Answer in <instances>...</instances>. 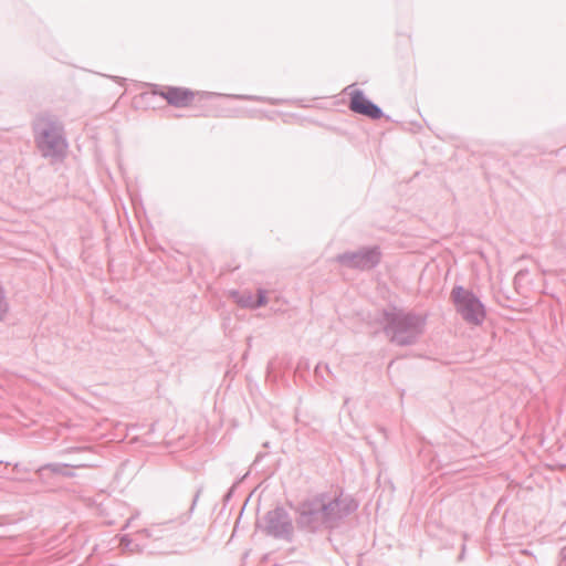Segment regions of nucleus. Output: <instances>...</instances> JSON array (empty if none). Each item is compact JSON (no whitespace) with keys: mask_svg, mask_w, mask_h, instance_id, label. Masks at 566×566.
Returning <instances> with one entry per match:
<instances>
[{"mask_svg":"<svg viewBox=\"0 0 566 566\" xmlns=\"http://www.w3.org/2000/svg\"><path fill=\"white\" fill-rule=\"evenodd\" d=\"M451 297L457 311L464 319L474 324H480L483 321L485 315L483 305L471 292L459 286L453 289Z\"/></svg>","mask_w":566,"mask_h":566,"instance_id":"nucleus-1","label":"nucleus"},{"mask_svg":"<svg viewBox=\"0 0 566 566\" xmlns=\"http://www.w3.org/2000/svg\"><path fill=\"white\" fill-rule=\"evenodd\" d=\"M154 93L165 98L169 105L178 108L191 106L195 98L201 96L198 92L186 87H166Z\"/></svg>","mask_w":566,"mask_h":566,"instance_id":"nucleus-2","label":"nucleus"},{"mask_svg":"<svg viewBox=\"0 0 566 566\" xmlns=\"http://www.w3.org/2000/svg\"><path fill=\"white\" fill-rule=\"evenodd\" d=\"M349 108L360 115L371 119H378L382 116L381 109L375 105L367 96L358 90L350 92Z\"/></svg>","mask_w":566,"mask_h":566,"instance_id":"nucleus-3","label":"nucleus"},{"mask_svg":"<svg viewBox=\"0 0 566 566\" xmlns=\"http://www.w3.org/2000/svg\"><path fill=\"white\" fill-rule=\"evenodd\" d=\"M39 146L42 148V150L45 154H50L51 150L60 149L64 146V142L61 137V135L55 134L51 135L48 132H42L39 139H38Z\"/></svg>","mask_w":566,"mask_h":566,"instance_id":"nucleus-4","label":"nucleus"},{"mask_svg":"<svg viewBox=\"0 0 566 566\" xmlns=\"http://www.w3.org/2000/svg\"><path fill=\"white\" fill-rule=\"evenodd\" d=\"M266 302V292L263 290H259L255 295L251 293L244 294L238 300V303L241 306L250 308L263 306Z\"/></svg>","mask_w":566,"mask_h":566,"instance_id":"nucleus-5","label":"nucleus"}]
</instances>
